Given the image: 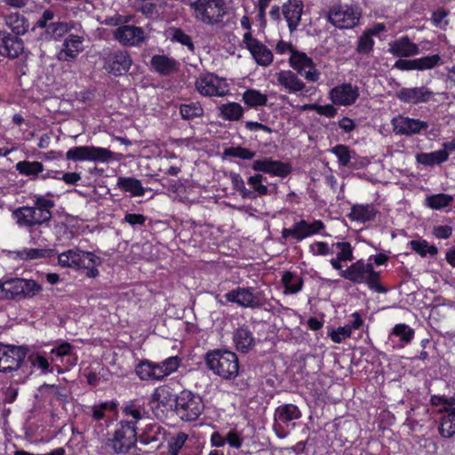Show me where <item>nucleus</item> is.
<instances>
[{
  "label": "nucleus",
  "instance_id": "obj_1",
  "mask_svg": "<svg viewBox=\"0 0 455 455\" xmlns=\"http://www.w3.org/2000/svg\"><path fill=\"white\" fill-rule=\"evenodd\" d=\"M54 203L51 200L37 198L34 207L23 206L13 212V216L20 226L33 227L49 221L52 218L51 209Z\"/></svg>",
  "mask_w": 455,
  "mask_h": 455
},
{
  "label": "nucleus",
  "instance_id": "obj_2",
  "mask_svg": "<svg viewBox=\"0 0 455 455\" xmlns=\"http://www.w3.org/2000/svg\"><path fill=\"white\" fill-rule=\"evenodd\" d=\"M205 361L210 370L225 379H232L238 375V358L234 352L214 350L206 354Z\"/></svg>",
  "mask_w": 455,
  "mask_h": 455
},
{
  "label": "nucleus",
  "instance_id": "obj_3",
  "mask_svg": "<svg viewBox=\"0 0 455 455\" xmlns=\"http://www.w3.org/2000/svg\"><path fill=\"white\" fill-rule=\"evenodd\" d=\"M341 276L355 283H367L371 290L377 292H385L387 290L379 283V273L373 270L371 262L358 260L352 264L346 270L342 271Z\"/></svg>",
  "mask_w": 455,
  "mask_h": 455
},
{
  "label": "nucleus",
  "instance_id": "obj_4",
  "mask_svg": "<svg viewBox=\"0 0 455 455\" xmlns=\"http://www.w3.org/2000/svg\"><path fill=\"white\" fill-rule=\"evenodd\" d=\"M204 410L202 398L191 391L183 390L176 399L175 411L185 421L196 420Z\"/></svg>",
  "mask_w": 455,
  "mask_h": 455
},
{
  "label": "nucleus",
  "instance_id": "obj_5",
  "mask_svg": "<svg viewBox=\"0 0 455 455\" xmlns=\"http://www.w3.org/2000/svg\"><path fill=\"white\" fill-rule=\"evenodd\" d=\"M28 349L0 343V372L8 373L23 368Z\"/></svg>",
  "mask_w": 455,
  "mask_h": 455
},
{
  "label": "nucleus",
  "instance_id": "obj_6",
  "mask_svg": "<svg viewBox=\"0 0 455 455\" xmlns=\"http://www.w3.org/2000/svg\"><path fill=\"white\" fill-rule=\"evenodd\" d=\"M115 153L104 148L93 146H80L70 148L66 153V158L72 161H93L108 163L114 159Z\"/></svg>",
  "mask_w": 455,
  "mask_h": 455
},
{
  "label": "nucleus",
  "instance_id": "obj_7",
  "mask_svg": "<svg viewBox=\"0 0 455 455\" xmlns=\"http://www.w3.org/2000/svg\"><path fill=\"white\" fill-rule=\"evenodd\" d=\"M196 19L207 24H215L221 20L226 13L225 2H189Z\"/></svg>",
  "mask_w": 455,
  "mask_h": 455
},
{
  "label": "nucleus",
  "instance_id": "obj_8",
  "mask_svg": "<svg viewBox=\"0 0 455 455\" xmlns=\"http://www.w3.org/2000/svg\"><path fill=\"white\" fill-rule=\"evenodd\" d=\"M110 442L116 452H127L137 442L135 422L121 421L120 427L116 430Z\"/></svg>",
  "mask_w": 455,
  "mask_h": 455
},
{
  "label": "nucleus",
  "instance_id": "obj_9",
  "mask_svg": "<svg viewBox=\"0 0 455 455\" xmlns=\"http://www.w3.org/2000/svg\"><path fill=\"white\" fill-rule=\"evenodd\" d=\"M103 61V68L116 76L127 73L132 64L128 52L120 50L106 54Z\"/></svg>",
  "mask_w": 455,
  "mask_h": 455
},
{
  "label": "nucleus",
  "instance_id": "obj_10",
  "mask_svg": "<svg viewBox=\"0 0 455 455\" xmlns=\"http://www.w3.org/2000/svg\"><path fill=\"white\" fill-rule=\"evenodd\" d=\"M359 12L347 4H336L328 13V20L339 28L354 27L359 20Z\"/></svg>",
  "mask_w": 455,
  "mask_h": 455
},
{
  "label": "nucleus",
  "instance_id": "obj_11",
  "mask_svg": "<svg viewBox=\"0 0 455 455\" xmlns=\"http://www.w3.org/2000/svg\"><path fill=\"white\" fill-rule=\"evenodd\" d=\"M196 87L201 95L209 97H222L228 92V84L224 80L212 75L199 78L196 83Z\"/></svg>",
  "mask_w": 455,
  "mask_h": 455
},
{
  "label": "nucleus",
  "instance_id": "obj_12",
  "mask_svg": "<svg viewBox=\"0 0 455 455\" xmlns=\"http://www.w3.org/2000/svg\"><path fill=\"white\" fill-rule=\"evenodd\" d=\"M290 64L299 75L310 82H316L319 72L315 68L312 60L304 52L291 50Z\"/></svg>",
  "mask_w": 455,
  "mask_h": 455
},
{
  "label": "nucleus",
  "instance_id": "obj_13",
  "mask_svg": "<svg viewBox=\"0 0 455 455\" xmlns=\"http://www.w3.org/2000/svg\"><path fill=\"white\" fill-rule=\"evenodd\" d=\"M225 297L228 301L235 302L243 307L259 308L263 305L259 294L254 293L251 287H239L226 293Z\"/></svg>",
  "mask_w": 455,
  "mask_h": 455
},
{
  "label": "nucleus",
  "instance_id": "obj_14",
  "mask_svg": "<svg viewBox=\"0 0 455 455\" xmlns=\"http://www.w3.org/2000/svg\"><path fill=\"white\" fill-rule=\"evenodd\" d=\"M114 38L124 46H138L146 40L143 28L132 25H123L114 31Z\"/></svg>",
  "mask_w": 455,
  "mask_h": 455
},
{
  "label": "nucleus",
  "instance_id": "obj_15",
  "mask_svg": "<svg viewBox=\"0 0 455 455\" xmlns=\"http://www.w3.org/2000/svg\"><path fill=\"white\" fill-rule=\"evenodd\" d=\"M179 395H176L173 388H172L168 385H163L155 389L154 393L151 395L149 405L153 411H155L156 415H157L156 410L161 409V407L172 408L173 405L175 406L176 399Z\"/></svg>",
  "mask_w": 455,
  "mask_h": 455
},
{
  "label": "nucleus",
  "instance_id": "obj_16",
  "mask_svg": "<svg viewBox=\"0 0 455 455\" xmlns=\"http://www.w3.org/2000/svg\"><path fill=\"white\" fill-rule=\"evenodd\" d=\"M435 312L438 315L440 332L444 336L455 338V302H451L437 307Z\"/></svg>",
  "mask_w": 455,
  "mask_h": 455
},
{
  "label": "nucleus",
  "instance_id": "obj_17",
  "mask_svg": "<svg viewBox=\"0 0 455 455\" xmlns=\"http://www.w3.org/2000/svg\"><path fill=\"white\" fill-rule=\"evenodd\" d=\"M435 93L426 86L406 87L400 89V101L417 105L430 101Z\"/></svg>",
  "mask_w": 455,
  "mask_h": 455
},
{
  "label": "nucleus",
  "instance_id": "obj_18",
  "mask_svg": "<svg viewBox=\"0 0 455 455\" xmlns=\"http://www.w3.org/2000/svg\"><path fill=\"white\" fill-rule=\"evenodd\" d=\"M440 63L441 56L439 54H432L411 60L400 59V70H428L437 67Z\"/></svg>",
  "mask_w": 455,
  "mask_h": 455
},
{
  "label": "nucleus",
  "instance_id": "obj_19",
  "mask_svg": "<svg viewBox=\"0 0 455 455\" xmlns=\"http://www.w3.org/2000/svg\"><path fill=\"white\" fill-rule=\"evenodd\" d=\"M23 51V41L5 31H0V54L10 59L17 58Z\"/></svg>",
  "mask_w": 455,
  "mask_h": 455
},
{
  "label": "nucleus",
  "instance_id": "obj_20",
  "mask_svg": "<svg viewBox=\"0 0 455 455\" xmlns=\"http://www.w3.org/2000/svg\"><path fill=\"white\" fill-rule=\"evenodd\" d=\"M84 38L76 35H69L63 42L61 50L57 54L60 61H72L83 51Z\"/></svg>",
  "mask_w": 455,
  "mask_h": 455
},
{
  "label": "nucleus",
  "instance_id": "obj_21",
  "mask_svg": "<svg viewBox=\"0 0 455 455\" xmlns=\"http://www.w3.org/2000/svg\"><path fill=\"white\" fill-rule=\"evenodd\" d=\"M331 99L336 105L348 106L352 105L358 97V92L355 87L350 84H344L333 88L331 92Z\"/></svg>",
  "mask_w": 455,
  "mask_h": 455
},
{
  "label": "nucleus",
  "instance_id": "obj_22",
  "mask_svg": "<svg viewBox=\"0 0 455 455\" xmlns=\"http://www.w3.org/2000/svg\"><path fill=\"white\" fill-rule=\"evenodd\" d=\"M252 169L256 172H262L277 176H286L290 172V166L280 161H274L270 158L256 160L252 164Z\"/></svg>",
  "mask_w": 455,
  "mask_h": 455
},
{
  "label": "nucleus",
  "instance_id": "obj_23",
  "mask_svg": "<svg viewBox=\"0 0 455 455\" xmlns=\"http://www.w3.org/2000/svg\"><path fill=\"white\" fill-rule=\"evenodd\" d=\"M438 411L443 413L440 417L439 434L444 438L452 437L455 435V404L446 408H440Z\"/></svg>",
  "mask_w": 455,
  "mask_h": 455
},
{
  "label": "nucleus",
  "instance_id": "obj_24",
  "mask_svg": "<svg viewBox=\"0 0 455 455\" xmlns=\"http://www.w3.org/2000/svg\"><path fill=\"white\" fill-rule=\"evenodd\" d=\"M166 430L158 424H149L145 427L139 439L144 444H154L159 447L165 440Z\"/></svg>",
  "mask_w": 455,
  "mask_h": 455
},
{
  "label": "nucleus",
  "instance_id": "obj_25",
  "mask_svg": "<svg viewBox=\"0 0 455 455\" xmlns=\"http://www.w3.org/2000/svg\"><path fill=\"white\" fill-rule=\"evenodd\" d=\"M71 27L66 22H50L46 30L39 31L37 41H58L70 31Z\"/></svg>",
  "mask_w": 455,
  "mask_h": 455
},
{
  "label": "nucleus",
  "instance_id": "obj_26",
  "mask_svg": "<svg viewBox=\"0 0 455 455\" xmlns=\"http://www.w3.org/2000/svg\"><path fill=\"white\" fill-rule=\"evenodd\" d=\"M277 82L290 93L301 92L305 84L291 70H283L276 74Z\"/></svg>",
  "mask_w": 455,
  "mask_h": 455
},
{
  "label": "nucleus",
  "instance_id": "obj_27",
  "mask_svg": "<svg viewBox=\"0 0 455 455\" xmlns=\"http://www.w3.org/2000/svg\"><path fill=\"white\" fill-rule=\"evenodd\" d=\"M303 11L302 2H286L283 5V14L291 31L297 28Z\"/></svg>",
  "mask_w": 455,
  "mask_h": 455
},
{
  "label": "nucleus",
  "instance_id": "obj_28",
  "mask_svg": "<svg viewBox=\"0 0 455 455\" xmlns=\"http://www.w3.org/2000/svg\"><path fill=\"white\" fill-rule=\"evenodd\" d=\"M233 340L235 348L242 353H247L255 345L252 332L247 327L243 326L235 330L233 335Z\"/></svg>",
  "mask_w": 455,
  "mask_h": 455
},
{
  "label": "nucleus",
  "instance_id": "obj_29",
  "mask_svg": "<svg viewBox=\"0 0 455 455\" xmlns=\"http://www.w3.org/2000/svg\"><path fill=\"white\" fill-rule=\"evenodd\" d=\"M21 278L0 280V300L12 299L19 301Z\"/></svg>",
  "mask_w": 455,
  "mask_h": 455
},
{
  "label": "nucleus",
  "instance_id": "obj_30",
  "mask_svg": "<svg viewBox=\"0 0 455 455\" xmlns=\"http://www.w3.org/2000/svg\"><path fill=\"white\" fill-rule=\"evenodd\" d=\"M79 256L84 266H76V268L87 269L86 275L90 278L98 276L99 270L97 266L102 263L101 259L93 252L84 251H80Z\"/></svg>",
  "mask_w": 455,
  "mask_h": 455
},
{
  "label": "nucleus",
  "instance_id": "obj_31",
  "mask_svg": "<svg viewBox=\"0 0 455 455\" xmlns=\"http://www.w3.org/2000/svg\"><path fill=\"white\" fill-rule=\"evenodd\" d=\"M296 232V240L300 241L309 235L319 233L324 228V224L321 220H315L308 223L306 220H300L294 224Z\"/></svg>",
  "mask_w": 455,
  "mask_h": 455
},
{
  "label": "nucleus",
  "instance_id": "obj_32",
  "mask_svg": "<svg viewBox=\"0 0 455 455\" xmlns=\"http://www.w3.org/2000/svg\"><path fill=\"white\" fill-rule=\"evenodd\" d=\"M151 66L160 75L168 76L177 69V61L165 55H154Z\"/></svg>",
  "mask_w": 455,
  "mask_h": 455
},
{
  "label": "nucleus",
  "instance_id": "obj_33",
  "mask_svg": "<svg viewBox=\"0 0 455 455\" xmlns=\"http://www.w3.org/2000/svg\"><path fill=\"white\" fill-rule=\"evenodd\" d=\"M428 124L419 119L403 117L400 116V134H417L427 129Z\"/></svg>",
  "mask_w": 455,
  "mask_h": 455
},
{
  "label": "nucleus",
  "instance_id": "obj_34",
  "mask_svg": "<svg viewBox=\"0 0 455 455\" xmlns=\"http://www.w3.org/2000/svg\"><path fill=\"white\" fill-rule=\"evenodd\" d=\"M300 417V411L296 405L291 403H287L277 407L275 412V421H280L285 424L291 420L298 419Z\"/></svg>",
  "mask_w": 455,
  "mask_h": 455
},
{
  "label": "nucleus",
  "instance_id": "obj_35",
  "mask_svg": "<svg viewBox=\"0 0 455 455\" xmlns=\"http://www.w3.org/2000/svg\"><path fill=\"white\" fill-rule=\"evenodd\" d=\"M450 154L446 150H436L430 153H420L417 155V161L426 166L441 164L449 159Z\"/></svg>",
  "mask_w": 455,
  "mask_h": 455
},
{
  "label": "nucleus",
  "instance_id": "obj_36",
  "mask_svg": "<svg viewBox=\"0 0 455 455\" xmlns=\"http://www.w3.org/2000/svg\"><path fill=\"white\" fill-rule=\"evenodd\" d=\"M250 52L256 62L260 66L267 67L273 61L272 52L260 42L254 43Z\"/></svg>",
  "mask_w": 455,
  "mask_h": 455
},
{
  "label": "nucleus",
  "instance_id": "obj_37",
  "mask_svg": "<svg viewBox=\"0 0 455 455\" xmlns=\"http://www.w3.org/2000/svg\"><path fill=\"white\" fill-rule=\"evenodd\" d=\"M453 200V196L448 194H434L426 197L425 206L432 210H442L450 206Z\"/></svg>",
  "mask_w": 455,
  "mask_h": 455
},
{
  "label": "nucleus",
  "instance_id": "obj_38",
  "mask_svg": "<svg viewBox=\"0 0 455 455\" xmlns=\"http://www.w3.org/2000/svg\"><path fill=\"white\" fill-rule=\"evenodd\" d=\"M5 23L16 35H24L29 28L28 21L18 12L6 15Z\"/></svg>",
  "mask_w": 455,
  "mask_h": 455
},
{
  "label": "nucleus",
  "instance_id": "obj_39",
  "mask_svg": "<svg viewBox=\"0 0 455 455\" xmlns=\"http://www.w3.org/2000/svg\"><path fill=\"white\" fill-rule=\"evenodd\" d=\"M117 187L125 192H130L132 196H141L145 193L140 180L135 178L119 177Z\"/></svg>",
  "mask_w": 455,
  "mask_h": 455
},
{
  "label": "nucleus",
  "instance_id": "obj_40",
  "mask_svg": "<svg viewBox=\"0 0 455 455\" xmlns=\"http://www.w3.org/2000/svg\"><path fill=\"white\" fill-rule=\"evenodd\" d=\"M220 116L224 120L237 121L243 113L242 106L236 102H229L220 105L219 108Z\"/></svg>",
  "mask_w": 455,
  "mask_h": 455
},
{
  "label": "nucleus",
  "instance_id": "obj_41",
  "mask_svg": "<svg viewBox=\"0 0 455 455\" xmlns=\"http://www.w3.org/2000/svg\"><path fill=\"white\" fill-rule=\"evenodd\" d=\"M349 215L354 220L366 222L375 218L376 211L373 206L370 204L354 205Z\"/></svg>",
  "mask_w": 455,
  "mask_h": 455
},
{
  "label": "nucleus",
  "instance_id": "obj_42",
  "mask_svg": "<svg viewBox=\"0 0 455 455\" xmlns=\"http://www.w3.org/2000/svg\"><path fill=\"white\" fill-rule=\"evenodd\" d=\"M42 291V286L32 279L21 278L19 301L24 299H30Z\"/></svg>",
  "mask_w": 455,
  "mask_h": 455
},
{
  "label": "nucleus",
  "instance_id": "obj_43",
  "mask_svg": "<svg viewBox=\"0 0 455 455\" xmlns=\"http://www.w3.org/2000/svg\"><path fill=\"white\" fill-rule=\"evenodd\" d=\"M80 251L68 250L60 253L58 257L59 264L64 267H76L84 266L79 256Z\"/></svg>",
  "mask_w": 455,
  "mask_h": 455
},
{
  "label": "nucleus",
  "instance_id": "obj_44",
  "mask_svg": "<svg viewBox=\"0 0 455 455\" xmlns=\"http://www.w3.org/2000/svg\"><path fill=\"white\" fill-rule=\"evenodd\" d=\"M55 254L54 249H24L18 252L19 257L21 259L31 260L37 259L51 258Z\"/></svg>",
  "mask_w": 455,
  "mask_h": 455
},
{
  "label": "nucleus",
  "instance_id": "obj_45",
  "mask_svg": "<svg viewBox=\"0 0 455 455\" xmlns=\"http://www.w3.org/2000/svg\"><path fill=\"white\" fill-rule=\"evenodd\" d=\"M411 248L421 257L435 256L438 249L435 245H430L426 240H411L410 242Z\"/></svg>",
  "mask_w": 455,
  "mask_h": 455
},
{
  "label": "nucleus",
  "instance_id": "obj_46",
  "mask_svg": "<svg viewBox=\"0 0 455 455\" xmlns=\"http://www.w3.org/2000/svg\"><path fill=\"white\" fill-rule=\"evenodd\" d=\"M16 170L23 175L36 177L39 172L44 171V166L40 162L20 161L16 164Z\"/></svg>",
  "mask_w": 455,
  "mask_h": 455
},
{
  "label": "nucleus",
  "instance_id": "obj_47",
  "mask_svg": "<svg viewBox=\"0 0 455 455\" xmlns=\"http://www.w3.org/2000/svg\"><path fill=\"white\" fill-rule=\"evenodd\" d=\"M180 113L183 119L191 120L202 116L204 115V109L198 102H191L188 104H181L180 106Z\"/></svg>",
  "mask_w": 455,
  "mask_h": 455
},
{
  "label": "nucleus",
  "instance_id": "obj_48",
  "mask_svg": "<svg viewBox=\"0 0 455 455\" xmlns=\"http://www.w3.org/2000/svg\"><path fill=\"white\" fill-rule=\"evenodd\" d=\"M282 281L285 287V292L296 293L302 287L301 278L291 272H286L283 275Z\"/></svg>",
  "mask_w": 455,
  "mask_h": 455
},
{
  "label": "nucleus",
  "instance_id": "obj_49",
  "mask_svg": "<svg viewBox=\"0 0 455 455\" xmlns=\"http://www.w3.org/2000/svg\"><path fill=\"white\" fill-rule=\"evenodd\" d=\"M243 100L250 107L265 106L267 104V96L256 90H247L243 95Z\"/></svg>",
  "mask_w": 455,
  "mask_h": 455
},
{
  "label": "nucleus",
  "instance_id": "obj_50",
  "mask_svg": "<svg viewBox=\"0 0 455 455\" xmlns=\"http://www.w3.org/2000/svg\"><path fill=\"white\" fill-rule=\"evenodd\" d=\"M376 33L374 30L365 31L359 38L357 44V52L359 53H369L373 46L372 36Z\"/></svg>",
  "mask_w": 455,
  "mask_h": 455
},
{
  "label": "nucleus",
  "instance_id": "obj_51",
  "mask_svg": "<svg viewBox=\"0 0 455 455\" xmlns=\"http://www.w3.org/2000/svg\"><path fill=\"white\" fill-rule=\"evenodd\" d=\"M419 52V46L411 43L407 36L400 37V59L416 55Z\"/></svg>",
  "mask_w": 455,
  "mask_h": 455
},
{
  "label": "nucleus",
  "instance_id": "obj_52",
  "mask_svg": "<svg viewBox=\"0 0 455 455\" xmlns=\"http://www.w3.org/2000/svg\"><path fill=\"white\" fill-rule=\"evenodd\" d=\"M331 152L338 157L339 165L348 166L352 158V151L345 145H337L331 148Z\"/></svg>",
  "mask_w": 455,
  "mask_h": 455
},
{
  "label": "nucleus",
  "instance_id": "obj_53",
  "mask_svg": "<svg viewBox=\"0 0 455 455\" xmlns=\"http://www.w3.org/2000/svg\"><path fill=\"white\" fill-rule=\"evenodd\" d=\"M224 155L240 159H251L256 153L243 147H231L225 149Z\"/></svg>",
  "mask_w": 455,
  "mask_h": 455
},
{
  "label": "nucleus",
  "instance_id": "obj_54",
  "mask_svg": "<svg viewBox=\"0 0 455 455\" xmlns=\"http://www.w3.org/2000/svg\"><path fill=\"white\" fill-rule=\"evenodd\" d=\"M267 179L261 174H255L248 179V184L257 192L259 196H265L268 193V188L266 185L262 184Z\"/></svg>",
  "mask_w": 455,
  "mask_h": 455
},
{
  "label": "nucleus",
  "instance_id": "obj_55",
  "mask_svg": "<svg viewBox=\"0 0 455 455\" xmlns=\"http://www.w3.org/2000/svg\"><path fill=\"white\" fill-rule=\"evenodd\" d=\"M187 439L188 435L183 432H180L176 436L172 437L168 443L169 453L171 455H177L185 444Z\"/></svg>",
  "mask_w": 455,
  "mask_h": 455
},
{
  "label": "nucleus",
  "instance_id": "obj_56",
  "mask_svg": "<svg viewBox=\"0 0 455 455\" xmlns=\"http://www.w3.org/2000/svg\"><path fill=\"white\" fill-rule=\"evenodd\" d=\"M430 404L435 408H446L455 404V397H448L444 395H431Z\"/></svg>",
  "mask_w": 455,
  "mask_h": 455
},
{
  "label": "nucleus",
  "instance_id": "obj_57",
  "mask_svg": "<svg viewBox=\"0 0 455 455\" xmlns=\"http://www.w3.org/2000/svg\"><path fill=\"white\" fill-rule=\"evenodd\" d=\"M136 374L142 380L153 379L152 362L142 361L135 369Z\"/></svg>",
  "mask_w": 455,
  "mask_h": 455
},
{
  "label": "nucleus",
  "instance_id": "obj_58",
  "mask_svg": "<svg viewBox=\"0 0 455 455\" xmlns=\"http://www.w3.org/2000/svg\"><path fill=\"white\" fill-rule=\"evenodd\" d=\"M334 246L339 249V252L337 254V258L339 260H352L353 253L350 243L346 242H339L337 243H333L332 247Z\"/></svg>",
  "mask_w": 455,
  "mask_h": 455
},
{
  "label": "nucleus",
  "instance_id": "obj_59",
  "mask_svg": "<svg viewBox=\"0 0 455 455\" xmlns=\"http://www.w3.org/2000/svg\"><path fill=\"white\" fill-rule=\"evenodd\" d=\"M415 335L414 329L405 323H400V347L410 343Z\"/></svg>",
  "mask_w": 455,
  "mask_h": 455
},
{
  "label": "nucleus",
  "instance_id": "obj_60",
  "mask_svg": "<svg viewBox=\"0 0 455 455\" xmlns=\"http://www.w3.org/2000/svg\"><path fill=\"white\" fill-rule=\"evenodd\" d=\"M44 389L51 390V393L60 401L65 402L68 399V392L64 388H61L59 386L44 384L39 387L40 391H43Z\"/></svg>",
  "mask_w": 455,
  "mask_h": 455
},
{
  "label": "nucleus",
  "instance_id": "obj_61",
  "mask_svg": "<svg viewBox=\"0 0 455 455\" xmlns=\"http://www.w3.org/2000/svg\"><path fill=\"white\" fill-rule=\"evenodd\" d=\"M351 335V327L350 326H344V327H339L337 330L332 331L331 333V338L332 341L335 343H340L343 339L346 338L350 337Z\"/></svg>",
  "mask_w": 455,
  "mask_h": 455
},
{
  "label": "nucleus",
  "instance_id": "obj_62",
  "mask_svg": "<svg viewBox=\"0 0 455 455\" xmlns=\"http://www.w3.org/2000/svg\"><path fill=\"white\" fill-rule=\"evenodd\" d=\"M433 234L438 239H447L452 234V228L448 225L436 226L434 228Z\"/></svg>",
  "mask_w": 455,
  "mask_h": 455
},
{
  "label": "nucleus",
  "instance_id": "obj_63",
  "mask_svg": "<svg viewBox=\"0 0 455 455\" xmlns=\"http://www.w3.org/2000/svg\"><path fill=\"white\" fill-rule=\"evenodd\" d=\"M173 38L181 44L188 46L190 50L194 49V44L192 43L191 37L188 35L185 34L182 30L176 29L173 34Z\"/></svg>",
  "mask_w": 455,
  "mask_h": 455
},
{
  "label": "nucleus",
  "instance_id": "obj_64",
  "mask_svg": "<svg viewBox=\"0 0 455 455\" xmlns=\"http://www.w3.org/2000/svg\"><path fill=\"white\" fill-rule=\"evenodd\" d=\"M164 371L167 374L174 372L180 366V359L178 356H172L162 362Z\"/></svg>",
  "mask_w": 455,
  "mask_h": 455
}]
</instances>
